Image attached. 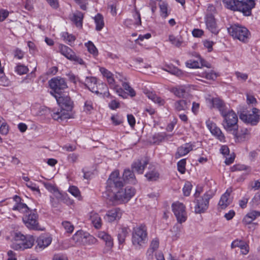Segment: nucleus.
<instances>
[{"mask_svg":"<svg viewBox=\"0 0 260 260\" xmlns=\"http://www.w3.org/2000/svg\"><path fill=\"white\" fill-rule=\"evenodd\" d=\"M14 200L16 203L12 210L18 211L23 214L22 220L25 225L30 230H42L40 227L38 221L39 216L36 211L31 210L25 203L21 202V199L19 197L15 196Z\"/></svg>","mask_w":260,"mask_h":260,"instance_id":"nucleus-1","label":"nucleus"},{"mask_svg":"<svg viewBox=\"0 0 260 260\" xmlns=\"http://www.w3.org/2000/svg\"><path fill=\"white\" fill-rule=\"evenodd\" d=\"M223 3L227 9L239 11L247 16L251 15V10L255 6L254 0H223Z\"/></svg>","mask_w":260,"mask_h":260,"instance_id":"nucleus-2","label":"nucleus"},{"mask_svg":"<svg viewBox=\"0 0 260 260\" xmlns=\"http://www.w3.org/2000/svg\"><path fill=\"white\" fill-rule=\"evenodd\" d=\"M221 115L223 118L222 125L227 131H233V133L235 134L237 138L241 140L242 139H245L247 138L249 132L246 129L245 130V132L241 136H237L236 131L238 127L237 125L238 117L232 110L229 109L221 114Z\"/></svg>","mask_w":260,"mask_h":260,"instance_id":"nucleus-3","label":"nucleus"},{"mask_svg":"<svg viewBox=\"0 0 260 260\" xmlns=\"http://www.w3.org/2000/svg\"><path fill=\"white\" fill-rule=\"evenodd\" d=\"M148 240L147 228L145 224H141L133 228L132 242L136 249L142 248Z\"/></svg>","mask_w":260,"mask_h":260,"instance_id":"nucleus-4","label":"nucleus"},{"mask_svg":"<svg viewBox=\"0 0 260 260\" xmlns=\"http://www.w3.org/2000/svg\"><path fill=\"white\" fill-rule=\"evenodd\" d=\"M12 248L16 250H24L34 245L35 238L31 235L25 236L20 232L14 233Z\"/></svg>","mask_w":260,"mask_h":260,"instance_id":"nucleus-5","label":"nucleus"},{"mask_svg":"<svg viewBox=\"0 0 260 260\" xmlns=\"http://www.w3.org/2000/svg\"><path fill=\"white\" fill-rule=\"evenodd\" d=\"M229 34L235 39L246 43L250 36V32L245 27L239 24L232 25L228 28Z\"/></svg>","mask_w":260,"mask_h":260,"instance_id":"nucleus-6","label":"nucleus"},{"mask_svg":"<svg viewBox=\"0 0 260 260\" xmlns=\"http://www.w3.org/2000/svg\"><path fill=\"white\" fill-rule=\"evenodd\" d=\"M135 189L127 186L124 189H120L113 194L110 200L113 202L124 203L128 202L135 194Z\"/></svg>","mask_w":260,"mask_h":260,"instance_id":"nucleus-7","label":"nucleus"},{"mask_svg":"<svg viewBox=\"0 0 260 260\" xmlns=\"http://www.w3.org/2000/svg\"><path fill=\"white\" fill-rule=\"evenodd\" d=\"M239 117L243 122L251 125H255L260 120V110L256 108H253L251 110V113L249 114L241 113Z\"/></svg>","mask_w":260,"mask_h":260,"instance_id":"nucleus-8","label":"nucleus"},{"mask_svg":"<svg viewBox=\"0 0 260 260\" xmlns=\"http://www.w3.org/2000/svg\"><path fill=\"white\" fill-rule=\"evenodd\" d=\"M172 207L178 222L180 223L184 222L187 219V213L185 206L182 203L177 202L172 204Z\"/></svg>","mask_w":260,"mask_h":260,"instance_id":"nucleus-9","label":"nucleus"},{"mask_svg":"<svg viewBox=\"0 0 260 260\" xmlns=\"http://www.w3.org/2000/svg\"><path fill=\"white\" fill-rule=\"evenodd\" d=\"M50 93L55 97L58 104L62 109H64L67 111H71L72 109L73 103L70 96L64 94H60V95L54 94L52 91Z\"/></svg>","mask_w":260,"mask_h":260,"instance_id":"nucleus-10","label":"nucleus"},{"mask_svg":"<svg viewBox=\"0 0 260 260\" xmlns=\"http://www.w3.org/2000/svg\"><path fill=\"white\" fill-rule=\"evenodd\" d=\"M50 87L53 90L54 94L60 95L61 90L67 87V83L63 78L56 77L49 81Z\"/></svg>","mask_w":260,"mask_h":260,"instance_id":"nucleus-11","label":"nucleus"},{"mask_svg":"<svg viewBox=\"0 0 260 260\" xmlns=\"http://www.w3.org/2000/svg\"><path fill=\"white\" fill-rule=\"evenodd\" d=\"M92 238L88 233H85L82 231H79L75 234L73 237V240L78 244H86L88 241Z\"/></svg>","mask_w":260,"mask_h":260,"instance_id":"nucleus-12","label":"nucleus"},{"mask_svg":"<svg viewBox=\"0 0 260 260\" xmlns=\"http://www.w3.org/2000/svg\"><path fill=\"white\" fill-rule=\"evenodd\" d=\"M119 173L118 171H114L109 176L107 180V184L109 187H121L123 186V182L119 177Z\"/></svg>","mask_w":260,"mask_h":260,"instance_id":"nucleus-13","label":"nucleus"},{"mask_svg":"<svg viewBox=\"0 0 260 260\" xmlns=\"http://www.w3.org/2000/svg\"><path fill=\"white\" fill-rule=\"evenodd\" d=\"M121 215L122 212L120 209L118 208H115L108 211L104 218L107 222H112L119 219Z\"/></svg>","mask_w":260,"mask_h":260,"instance_id":"nucleus-14","label":"nucleus"},{"mask_svg":"<svg viewBox=\"0 0 260 260\" xmlns=\"http://www.w3.org/2000/svg\"><path fill=\"white\" fill-rule=\"evenodd\" d=\"M205 22L207 28L213 34H217L219 29L217 26L215 19L211 14H207L205 18Z\"/></svg>","mask_w":260,"mask_h":260,"instance_id":"nucleus-15","label":"nucleus"},{"mask_svg":"<svg viewBox=\"0 0 260 260\" xmlns=\"http://www.w3.org/2000/svg\"><path fill=\"white\" fill-rule=\"evenodd\" d=\"M148 164V160L146 158H142L135 161L132 165V169L133 171L138 174H143L146 166Z\"/></svg>","mask_w":260,"mask_h":260,"instance_id":"nucleus-16","label":"nucleus"},{"mask_svg":"<svg viewBox=\"0 0 260 260\" xmlns=\"http://www.w3.org/2000/svg\"><path fill=\"white\" fill-rule=\"evenodd\" d=\"M191 105V102L187 99H180L177 100L174 103V108L175 111H185L189 110Z\"/></svg>","mask_w":260,"mask_h":260,"instance_id":"nucleus-17","label":"nucleus"},{"mask_svg":"<svg viewBox=\"0 0 260 260\" xmlns=\"http://www.w3.org/2000/svg\"><path fill=\"white\" fill-rule=\"evenodd\" d=\"M84 84L91 92H94L96 94L102 93L98 90L97 79L95 77H86Z\"/></svg>","mask_w":260,"mask_h":260,"instance_id":"nucleus-18","label":"nucleus"},{"mask_svg":"<svg viewBox=\"0 0 260 260\" xmlns=\"http://www.w3.org/2000/svg\"><path fill=\"white\" fill-rule=\"evenodd\" d=\"M231 247L232 248L238 247L241 249V253L242 254H247L249 251V247L248 244L243 240H235L231 244Z\"/></svg>","mask_w":260,"mask_h":260,"instance_id":"nucleus-19","label":"nucleus"},{"mask_svg":"<svg viewBox=\"0 0 260 260\" xmlns=\"http://www.w3.org/2000/svg\"><path fill=\"white\" fill-rule=\"evenodd\" d=\"M52 238L50 237L42 235L37 239V245L36 248L38 250H42L48 247L51 243Z\"/></svg>","mask_w":260,"mask_h":260,"instance_id":"nucleus-20","label":"nucleus"},{"mask_svg":"<svg viewBox=\"0 0 260 260\" xmlns=\"http://www.w3.org/2000/svg\"><path fill=\"white\" fill-rule=\"evenodd\" d=\"M231 189H228L226 192L223 194L218 203V206L221 209L226 208L231 203L232 200L230 198Z\"/></svg>","mask_w":260,"mask_h":260,"instance_id":"nucleus-21","label":"nucleus"},{"mask_svg":"<svg viewBox=\"0 0 260 260\" xmlns=\"http://www.w3.org/2000/svg\"><path fill=\"white\" fill-rule=\"evenodd\" d=\"M207 127L210 129L212 135L215 136L220 141L224 140V136L221 132L220 129L216 125L211 122L207 123Z\"/></svg>","mask_w":260,"mask_h":260,"instance_id":"nucleus-22","label":"nucleus"},{"mask_svg":"<svg viewBox=\"0 0 260 260\" xmlns=\"http://www.w3.org/2000/svg\"><path fill=\"white\" fill-rule=\"evenodd\" d=\"M192 150V146L189 143H186L178 147L175 154V158L178 159L188 153Z\"/></svg>","mask_w":260,"mask_h":260,"instance_id":"nucleus-23","label":"nucleus"},{"mask_svg":"<svg viewBox=\"0 0 260 260\" xmlns=\"http://www.w3.org/2000/svg\"><path fill=\"white\" fill-rule=\"evenodd\" d=\"M67 110L64 109H62L59 111L57 110H53V113L52 114V118L56 120H64L66 119H68L70 118V114L67 112Z\"/></svg>","mask_w":260,"mask_h":260,"instance_id":"nucleus-24","label":"nucleus"},{"mask_svg":"<svg viewBox=\"0 0 260 260\" xmlns=\"http://www.w3.org/2000/svg\"><path fill=\"white\" fill-rule=\"evenodd\" d=\"M98 237L105 242V245L108 249H111L113 246V240L111 236L105 232L98 233Z\"/></svg>","mask_w":260,"mask_h":260,"instance_id":"nucleus-25","label":"nucleus"},{"mask_svg":"<svg viewBox=\"0 0 260 260\" xmlns=\"http://www.w3.org/2000/svg\"><path fill=\"white\" fill-rule=\"evenodd\" d=\"M208 202L205 201L202 198L197 200V205L194 207L196 213H201L204 212L208 208Z\"/></svg>","mask_w":260,"mask_h":260,"instance_id":"nucleus-26","label":"nucleus"},{"mask_svg":"<svg viewBox=\"0 0 260 260\" xmlns=\"http://www.w3.org/2000/svg\"><path fill=\"white\" fill-rule=\"evenodd\" d=\"M211 102L212 104V107L217 108L220 114H222L229 109L227 106H226L224 102L218 98L212 99Z\"/></svg>","mask_w":260,"mask_h":260,"instance_id":"nucleus-27","label":"nucleus"},{"mask_svg":"<svg viewBox=\"0 0 260 260\" xmlns=\"http://www.w3.org/2000/svg\"><path fill=\"white\" fill-rule=\"evenodd\" d=\"M260 216V212L253 210L248 213L243 219V222L247 224L251 223L256 218Z\"/></svg>","mask_w":260,"mask_h":260,"instance_id":"nucleus-28","label":"nucleus"},{"mask_svg":"<svg viewBox=\"0 0 260 260\" xmlns=\"http://www.w3.org/2000/svg\"><path fill=\"white\" fill-rule=\"evenodd\" d=\"M170 91L179 98H183L186 93V88L183 85H178L170 88Z\"/></svg>","mask_w":260,"mask_h":260,"instance_id":"nucleus-29","label":"nucleus"},{"mask_svg":"<svg viewBox=\"0 0 260 260\" xmlns=\"http://www.w3.org/2000/svg\"><path fill=\"white\" fill-rule=\"evenodd\" d=\"M123 179L125 182L127 183L136 184L137 182L133 171H132L129 169H126L124 171L123 174Z\"/></svg>","mask_w":260,"mask_h":260,"instance_id":"nucleus-30","label":"nucleus"},{"mask_svg":"<svg viewBox=\"0 0 260 260\" xmlns=\"http://www.w3.org/2000/svg\"><path fill=\"white\" fill-rule=\"evenodd\" d=\"M59 49L60 53L68 59L70 60L72 57H73V56L75 53L69 47L64 45L60 44L59 46Z\"/></svg>","mask_w":260,"mask_h":260,"instance_id":"nucleus-31","label":"nucleus"},{"mask_svg":"<svg viewBox=\"0 0 260 260\" xmlns=\"http://www.w3.org/2000/svg\"><path fill=\"white\" fill-rule=\"evenodd\" d=\"M90 219L95 228L99 229L101 226V219L98 213L91 212L90 213Z\"/></svg>","mask_w":260,"mask_h":260,"instance_id":"nucleus-32","label":"nucleus"},{"mask_svg":"<svg viewBox=\"0 0 260 260\" xmlns=\"http://www.w3.org/2000/svg\"><path fill=\"white\" fill-rule=\"evenodd\" d=\"M168 137H171V136L167 135L165 133H159L155 134L152 136V140L154 143L159 144V143L167 140Z\"/></svg>","mask_w":260,"mask_h":260,"instance_id":"nucleus-33","label":"nucleus"},{"mask_svg":"<svg viewBox=\"0 0 260 260\" xmlns=\"http://www.w3.org/2000/svg\"><path fill=\"white\" fill-rule=\"evenodd\" d=\"M159 173L155 170L154 168L152 167V169L147 172L145 176L147 178V180L149 181H154L156 180L159 178Z\"/></svg>","mask_w":260,"mask_h":260,"instance_id":"nucleus-34","label":"nucleus"},{"mask_svg":"<svg viewBox=\"0 0 260 260\" xmlns=\"http://www.w3.org/2000/svg\"><path fill=\"white\" fill-rule=\"evenodd\" d=\"M206 61L202 59H201L200 62L196 60H190L186 62V66L189 68H198L201 66L207 67L206 64Z\"/></svg>","mask_w":260,"mask_h":260,"instance_id":"nucleus-35","label":"nucleus"},{"mask_svg":"<svg viewBox=\"0 0 260 260\" xmlns=\"http://www.w3.org/2000/svg\"><path fill=\"white\" fill-rule=\"evenodd\" d=\"M94 20L96 24V30L100 31L104 26V18L103 16L101 14L98 13L94 17Z\"/></svg>","mask_w":260,"mask_h":260,"instance_id":"nucleus-36","label":"nucleus"},{"mask_svg":"<svg viewBox=\"0 0 260 260\" xmlns=\"http://www.w3.org/2000/svg\"><path fill=\"white\" fill-rule=\"evenodd\" d=\"M159 247V240L157 238L153 239L150 243V247L148 249L147 253L149 255H152L154 251L156 250Z\"/></svg>","mask_w":260,"mask_h":260,"instance_id":"nucleus-37","label":"nucleus"},{"mask_svg":"<svg viewBox=\"0 0 260 260\" xmlns=\"http://www.w3.org/2000/svg\"><path fill=\"white\" fill-rule=\"evenodd\" d=\"M182 229V225L181 223L178 222L175 224L171 230L173 236L176 239L178 238L180 235Z\"/></svg>","mask_w":260,"mask_h":260,"instance_id":"nucleus-38","label":"nucleus"},{"mask_svg":"<svg viewBox=\"0 0 260 260\" xmlns=\"http://www.w3.org/2000/svg\"><path fill=\"white\" fill-rule=\"evenodd\" d=\"M128 234V229L126 228H122L118 234V239L120 244L124 242L125 238Z\"/></svg>","mask_w":260,"mask_h":260,"instance_id":"nucleus-39","label":"nucleus"},{"mask_svg":"<svg viewBox=\"0 0 260 260\" xmlns=\"http://www.w3.org/2000/svg\"><path fill=\"white\" fill-rule=\"evenodd\" d=\"M85 45L87 48L88 51L94 56L98 55V49L92 42L88 41L87 43H85Z\"/></svg>","mask_w":260,"mask_h":260,"instance_id":"nucleus-40","label":"nucleus"},{"mask_svg":"<svg viewBox=\"0 0 260 260\" xmlns=\"http://www.w3.org/2000/svg\"><path fill=\"white\" fill-rule=\"evenodd\" d=\"M83 15L81 13L74 14L72 18V21L77 27L82 26Z\"/></svg>","mask_w":260,"mask_h":260,"instance_id":"nucleus-41","label":"nucleus"},{"mask_svg":"<svg viewBox=\"0 0 260 260\" xmlns=\"http://www.w3.org/2000/svg\"><path fill=\"white\" fill-rule=\"evenodd\" d=\"M54 198H55L59 202H65L66 200V198L67 197V195L66 194H63L59 192L57 189V190L53 192Z\"/></svg>","mask_w":260,"mask_h":260,"instance_id":"nucleus-42","label":"nucleus"},{"mask_svg":"<svg viewBox=\"0 0 260 260\" xmlns=\"http://www.w3.org/2000/svg\"><path fill=\"white\" fill-rule=\"evenodd\" d=\"M159 8L161 16L165 18H166L168 16L167 4L162 2L159 5Z\"/></svg>","mask_w":260,"mask_h":260,"instance_id":"nucleus-43","label":"nucleus"},{"mask_svg":"<svg viewBox=\"0 0 260 260\" xmlns=\"http://www.w3.org/2000/svg\"><path fill=\"white\" fill-rule=\"evenodd\" d=\"M215 192V189H210L206 191V192L204 194V196L202 198L205 201H207L209 202V200L214 196Z\"/></svg>","mask_w":260,"mask_h":260,"instance_id":"nucleus-44","label":"nucleus"},{"mask_svg":"<svg viewBox=\"0 0 260 260\" xmlns=\"http://www.w3.org/2000/svg\"><path fill=\"white\" fill-rule=\"evenodd\" d=\"M186 159H182L177 163L178 170L181 174H184L185 172Z\"/></svg>","mask_w":260,"mask_h":260,"instance_id":"nucleus-45","label":"nucleus"},{"mask_svg":"<svg viewBox=\"0 0 260 260\" xmlns=\"http://www.w3.org/2000/svg\"><path fill=\"white\" fill-rule=\"evenodd\" d=\"M122 85L124 89L128 92L131 96H134L136 95L135 90L129 86V84L125 82L122 83Z\"/></svg>","mask_w":260,"mask_h":260,"instance_id":"nucleus-46","label":"nucleus"},{"mask_svg":"<svg viewBox=\"0 0 260 260\" xmlns=\"http://www.w3.org/2000/svg\"><path fill=\"white\" fill-rule=\"evenodd\" d=\"M253 207H255L257 206H260V191L256 193L254 197L252 198L251 202Z\"/></svg>","mask_w":260,"mask_h":260,"instance_id":"nucleus-47","label":"nucleus"},{"mask_svg":"<svg viewBox=\"0 0 260 260\" xmlns=\"http://www.w3.org/2000/svg\"><path fill=\"white\" fill-rule=\"evenodd\" d=\"M16 72L19 75L26 74L28 71L27 67L23 65H18L15 70Z\"/></svg>","mask_w":260,"mask_h":260,"instance_id":"nucleus-48","label":"nucleus"},{"mask_svg":"<svg viewBox=\"0 0 260 260\" xmlns=\"http://www.w3.org/2000/svg\"><path fill=\"white\" fill-rule=\"evenodd\" d=\"M111 119L113 123L115 125L120 124L123 121V118L119 115H113L111 117Z\"/></svg>","mask_w":260,"mask_h":260,"instance_id":"nucleus-49","label":"nucleus"},{"mask_svg":"<svg viewBox=\"0 0 260 260\" xmlns=\"http://www.w3.org/2000/svg\"><path fill=\"white\" fill-rule=\"evenodd\" d=\"M62 225L64 229V230L66 231L68 233H72L74 230V226L73 224H71V222L69 221H63L62 222Z\"/></svg>","mask_w":260,"mask_h":260,"instance_id":"nucleus-50","label":"nucleus"},{"mask_svg":"<svg viewBox=\"0 0 260 260\" xmlns=\"http://www.w3.org/2000/svg\"><path fill=\"white\" fill-rule=\"evenodd\" d=\"M62 37H63L64 40L68 42L70 45H71V43L74 42L76 39V38L74 36L70 35L68 32H63L62 34Z\"/></svg>","mask_w":260,"mask_h":260,"instance_id":"nucleus-51","label":"nucleus"},{"mask_svg":"<svg viewBox=\"0 0 260 260\" xmlns=\"http://www.w3.org/2000/svg\"><path fill=\"white\" fill-rule=\"evenodd\" d=\"M69 192H70L73 196L75 197H80V192L79 189L75 186H70L69 188Z\"/></svg>","mask_w":260,"mask_h":260,"instance_id":"nucleus-52","label":"nucleus"},{"mask_svg":"<svg viewBox=\"0 0 260 260\" xmlns=\"http://www.w3.org/2000/svg\"><path fill=\"white\" fill-rule=\"evenodd\" d=\"M192 185L189 182H186L183 188V192L184 195L185 196H188L190 194V191L191 190Z\"/></svg>","mask_w":260,"mask_h":260,"instance_id":"nucleus-53","label":"nucleus"},{"mask_svg":"<svg viewBox=\"0 0 260 260\" xmlns=\"http://www.w3.org/2000/svg\"><path fill=\"white\" fill-rule=\"evenodd\" d=\"M202 76L208 80H214L217 77L216 74L212 72H203Z\"/></svg>","mask_w":260,"mask_h":260,"instance_id":"nucleus-54","label":"nucleus"},{"mask_svg":"<svg viewBox=\"0 0 260 260\" xmlns=\"http://www.w3.org/2000/svg\"><path fill=\"white\" fill-rule=\"evenodd\" d=\"M43 184L45 188L51 192L53 193L57 190V188L51 183L43 182Z\"/></svg>","mask_w":260,"mask_h":260,"instance_id":"nucleus-55","label":"nucleus"},{"mask_svg":"<svg viewBox=\"0 0 260 260\" xmlns=\"http://www.w3.org/2000/svg\"><path fill=\"white\" fill-rule=\"evenodd\" d=\"M10 82L3 74L0 76V85L3 86H8L10 85Z\"/></svg>","mask_w":260,"mask_h":260,"instance_id":"nucleus-56","label":"nucleus"},{"mask_svg":"<svg viewBox=\"0 0 260 260\" xmlns=\"http://www.w3.org/2000/svg\"><path fill=\"white\" fill-rule=\"evenodd\" d=\"M26 186L30 188L32 191H37L39 194H41L40 190L38 186H37L36 184L35 183H33L32 182H28L26 184Z\"/></svg>","mask_w":260,"mask_h":260,"instance_id":"nucleus-57","label":"nucleus"},{"mask_svg":"<svg viewBox=\"0 0 260 260\" xmlns=\"http://www.w3.org/2000/svg\"><path fill=\"white\" fill-rule=\"evenodd\" d=\"M214 42L207 40L203 41V45L205 47L208 49L209 52H211L213 49Z\"/></svg>","mask_w":260,"mask_h":260,"instance_id":"nucleus-58","label":"nucleus"},{"mask_svg":"<svg viewBox=\"0 0 260 260\" xmlns=\"http://www.w3.org/2000/svg\"><path fill=\"white\" fill-rule=\"evenodd\" d=\"M109 107L112 110H115L116 109L119 107V103L115 100H112L108 104Z\"/></svg>","mask_w":260,"mask_h":260,"instance_id":"nucleus-59","label":"nucleus"},{"mask_svg":"<svg viewBox=\"0 0 260 260\" xmlns=\"http://www.w3.org/2000/svg\"><path fill=\"white\" fill-rule=\"evenodd\" d=\"M247 103L248 104H255L257 103V101L253 95L250 94H247Z\"/></svg>","mask_w":260,"mask_h":260,"instance_id":"nucleus-60","label":"nucleus"},{"mask_svg":"<svg viewBox=\"0 0 260 260\" xmlns=\"http://www.w3.org/2000/svg\"><path fill=\"white\" fill-rule=\"evenodd\" d=\"M9 132V126L6 123H3L0 126V133L2 135H7Z\"/></svg>","mask_w":260,"mask_h":260,"instance_id":"nucleus-61","label":"nucleus"},{"mask_svg":"<svg viewBox=\"0 0 260 260\" xmlns=\"http://www.w3.org/2000/svg\"><path fill=\"white\" fill-rule=\"evenodd\" d=\"M93 109V104L91 101H86L84 103V110L86 111H90Z\"/></svg>","mask_w":260,"mask_h":260,"instance_id":"nucleus-62","label":"nucleus"},{"mask_svg":"<svg viewBox=\"0 0 260 260\" xmlns=\"http://www.w3.org/2000/svg\"><path fill=\"white\" fill-rule=\"evenodd\" d=\"M235 75L239 80H242L244 81H246L248 78V75L245 73H242L239 72H236Z\"/></svg>","mask_w":260,"mask_h":260,"instance_id":"nucleus-63","label":"nucleus"},{"mask_svg":"<svg viewBox=\"0 0 260 260\" xmlns=\"http://www.w3.org/2000/svg\"><path fill=\"white\" fill-rule=\"evenodd\" d=\"M73 57H72L70 60L73 61L75 63H78L80 64H84V62L82 58H81L78 56H77L75 53L73 56Z\"/></svg>","mask_w":260,"mask_h":260,"instance_id":"nucleus-64","label":"nucleus"}]
</instances>
